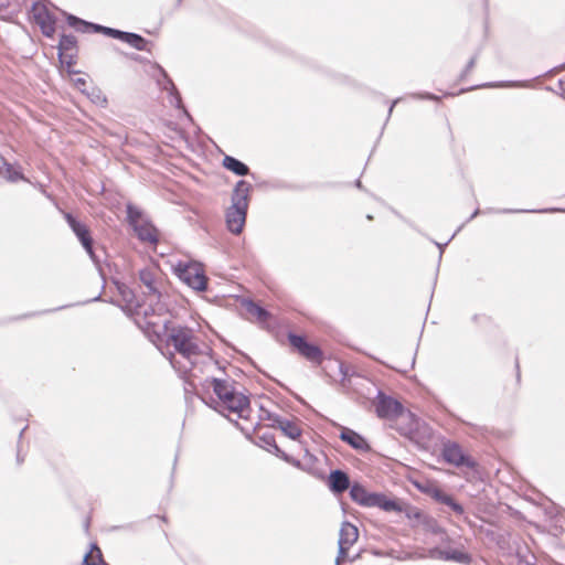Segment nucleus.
<instances>
[{
  "instance_id": "f257e3e1",
  "label": "nucleus",
  "mask_w": 565,
  "mask_h": 565,
  "mask_svg": "<svg viewBox=\"0 0 565 565\" xmlns=\"http://www.w3.org/2000/svg\"><path fill=\"white\" fill-rule=\"evenodd\" d=\"M138 324L145 330L153 343H166L167 347L172 345L175 352L190 362L189 367H182L175 360L174 353H169L168 360L171 366L182 374L181 376L192 370L194 365L192 358L198 356L201 353L200 347L195 341L196 339L193 329L186 326L172 323L167 319H151L149 318V312L147 310L143 311L142 322L139 321Z\"/></svg>"
},
{
  "instance_id": "f03ea898",
  "label": "nucleus",
  "mask_w": 565,
  "mask_h": 565,
  "mask_svg": "<svg viewBox=\"0 0 565 565\" xmlns=\"http://www.w3.org/2000/svg\"><path fill=\"white\" fill-rule=\"evenodd\" d=\"M351 500L363 508H379L384 512L401 513L403 507L398 499L382 492H371L362 483L353 482L349 491Z\"/></svg>"
},
{
  "instance_id": "7ed1b4c3",
  "label": "nucleus",
  "mask_w": 565,
  "mask_h": 565,
  "mask_svg": "<svg viewBox=\"0 0 565 565\" xmlns=\"http://www.w3.org/2000/svg\"><path fill=\"white\" fill-rule=\"evenodd\" d=\"M63 217L66 221L67 225L77 237L83 248L89 255L93 263L96 265L99 271H102L100 267V257L94 250V239L92 237L90 231L85 223L77 220L72 213L62 211Z\"/></svg>"
},
{
  "instance_id": "20e7f679",
  "label": "nucleus",
  "mask_w": 565,
  "mask_h": 565,
  "mask_svg": "<svg viewBox=\"0 0 565 565\" xmlns=\"http://www.w3.org/2000/svg\"><path fill=\"white\" fill-rule=\"evenodd\" d=\"M156 277L157 274L151 268H142L139 270V279L142 282V285L147 288V291L145 295L153 296L157 299L156 307H152L151 305L146 310L149 312V318L153 319L156 316V312H158V317L161 315L162 311H166L167 308L163 303H161V292L157 287L156 284Z\"/></svg>"
},
{
  "instance_id": "39448f33",
  "label": "nucleus",
  "mask_w": 565,
  "mask_h": 565,
  "mask_svg": "<svg viewBox=\"0 0 565 565\" xmlns=\"http://www.w3.org/2000/svg\"><path fill=\"white\" fill-rule=\"evenodd\" d=\"M288 341L290 345L297 350L308 361L320 365L323 361V351L317 344L308 342L305 335H300L294 332H289Z\"/></svg>"
},
{
  "instance_id": "423d86ee",
  "label": "nucleus",
  "mask_w": 565,
  "mask_h": 565,
  "mask_svg": "<svg viewBox=\"0 0 565 565\" xmlns=\"http://www.w3.org/2000/svg\"><path fill=\"white\" fill-rule=\"evenodd\" d=\"M175 273L192 289L196 291H205L207 289V278L198 266L180 263L175 268Z\"/></svg>"
},
{
  "instance_id": "0eeeda50",
  "label": "nucleus",
  "mask_w": 565,
  "mask_h": 565,
  "mask_svg": "<svg viewBox=\"0 0 565 565\" xmlns=\"http://www.w3.org/2000/svg\"><path fill=\"white\" fill-rule=\"evenodd\" d=\"M375 413L380 418L393 419L399 417L404 413V406L397 399L386 395L382 391H379L375 402Z\"/></svg>"
},
{
  "instance_id": "6e6552de",
  "label": "nucleus",
  "mask_w": 565,
  "mask_h": 565,
  "mask_svg": "<svg viewBox=\"0 0 565 565\" xmlns=\"http://www.w3.org/2000/svg\"><path fill=\"white\" fill-rule=\"evenodd\" d=\"M33 21L40 26L42 34L52 38L56 31V18L50 12L45 4L34 2L31 8Z\"/></svg>"
},
{
  "instance_id": "1a4fd4ad",
  "label": "nucleus",
  "mask_w": 565,
  "mask_h": 565,
  "mask_svg": "<svg viewBox=\"0 0 565 565\" xmlns=\"http://www.w3.org/2000/svg\"><path fill=\"white\" fill-rule=\"evenodd\" d=\"M67 24L81 33H102L109 38L114 36L116 29L83 20L66 11H61Z\"/></svg>"
},
{
  "instance_id": "9d476101",
  "label": "nucleus",
  "mask_w": 565,
  "mask_h": 565,
  "mask_svg": "<svg viewBox=\"0 0 565 565\" xmlns=\"http://www.w3.org/2000/svg\"><path fill=\"white\" fill-rule=\"evenodd\" d=\"M443 457L446 462L454 465L456 467H467L475 468L476 461L467 456L461 447L456 444H446L443 449Z\"/></svg>"
},
{
  "instance_id": "9b49d317",
  "label": "nucleus",
  "mask_w": 565,
  "mask_h": 565,
  "mask_svg": "<svg viewBox=\"0 0 565 565\" xmlns=\"http://www.w3.org/2000/svg\"><path fill=\"white\" fill-rule=\"evenodd\" d=\"M247 210L243 209L241 206L232 205L226 210L225 213V221H226V227L227 230L238 235L243 232L246 216H247Z\"/></svg>"
},
{
  "instance_id": "f8f14e48",
  "label": "nucleus",
  "mask_w": 565,
  "mask_h": 565,
  "mask_svg": "<svg viewBox=\"0 0 565 565\" xmlns=\"http://www.w3.org/2000/svg\"><path fill=\"white\" fill-rule=\"evenodd\" d=\"M327 486L334 495H340L347 490L350 491L352 483L347 471L342 469H333L328 476Z\"/></svg>"
},
{
  "instance_id": "ddd939ff",
  "label": "nucleus",
  "mask_w": 565,
  "mask_h": 565,
  "mask_svg": "<svg viewBox=\"0 0 565 565\" xmlns=\"http://www.w3.org/2000/svg\"><path fill=\"white\" fill-rule=\"evenodd\" d=\"M340 428H341V430H340L339 438L343 443L348 444L354 450H358L361 452L371 451L370 444L360 433H358L351 428L344 427V426H341Z\"/></svg>"
},
{
  "instance_id": "4468645a",
  "label": "nucleus",
  "mask_w": 565,
  "mask_h": 565,
  "mask_svg": "<svg viewBox=\"0 0 565 565\" xmlns=\"http://www.w3.org/2000/svg\"><path fill=\"white\" fill-rule=\"evenodd\" d=\"M252 189V184L247 181H237L231 195V204L248 209Z\"/></svg>"
},
{
  "instance_id": "2eb2a0df",
  "label": "nucleus",
  "mask_w": 565,
  "mask_h": 565,
  "mask_svg": "<svg viewBox=\"0 0 565 565\" xmlns=\"http://www.w3.org/2000/svg\"><path fill=\"white\" fill-rule=\"evenodd\" d=\"M137 237L141 242L157 245L159 242V231L149 220H142L140 224L132 228Z\"/></svg>"
},
{
  "instance_id": "dca6fc26",
  "label": "nucleus",
  "mask_w": 565,
  "mask_h": 565,
  "mask_svg": "<svg viewBox=\"0 0 565 565\" xmlns=\"http://www.w3.org/2000/svg\"><path fill=\"white\" fill-rule=\"evenodd\" d=\"M157 67L161 74V78L158 79V84L161 86L163 90H167L170 94V103L177 108H181L182 99L180 93L178 92L177 86L174 85L173 81L170 78V76L168 75L163 67H161L160 65H157Z\"/></svg>"
},
{
  "instance_id": "f3484780",
  "label": "nucleus",
  "mask_w": 565,
  "mask_h": 565,
  "mask_svg": "<svg viewBox=\"0 0 565 565\" xmlns=\"http://www.w3.org/2000/svg\"><path fill=\"white\" fill-rule=\"evenodd\" d=\"M157 67L161 74V78L158 79V84L161 86L163 90H167L170 94V103L177 108H181L182 99L180 93L178 92L177 86L174 85L173 81L170 78V76L168 75L163 67H161L160 65H157Z\"/></svg>"
},
{
  "instance_id": "a211bd4d",
  "label": "nucleus",
  "mask_w": 565,
  "mask_h": 565,
  "mask_svg": "<svg viewBox=\"0 0 565 565\" xmlns=\"http://www.w3.org/2000/svg\"><path fill=\"white\" fill-rule=\"evenodd\" d=\"M222 403L226 408L233 413L242 416L244 409L249 407V399L246 395L237 393L234 388L228 393V399H223Z\"/></svg>"
},
{
  "instance_id": "6ab92c4d",
  "label": "nucleus",
  "mask_w": 565,
  "mask_h": 565,
  "mask_svg": "<svg viewBox=\"0 0 565 565\" xmlns=\"http://www.w3.org/2000/svg\"><path fill=\"white\" fill-rule=\"evenodd\" d=\"M430 556L443 561H454L460 564H469L471 562V556L459 550L444 551L434 548L430 551Z\"/></svg>"
},
{
  "instance_id": "aec40b11",
  "label": "nucleus",
  "mask_w": 565,
  "mask_h": 565,
  "mask_svg": "<svg viewBox=\"0 0 565 565\" xmlns=\"http://www.w3.org/2000/svg\"><path fill=\"white\" fill-rule=\"evenodd\" d=\"M358 537V527L349 521H344L340 529L338 545L351 547L356 542Z\"/></svg>"
},
{
  "instance_id": "412c9836",
  "label": "nucleus",
  "mask_w": 565,
  "mask_h": 565,
  "mask_svg": "<svg viewBox=\"0 0 565 565\" xmlns=\"http://www.w3.org/2000/svg\"><path fill=\"white\" fill-rule=\"evenodd\" d=\"M222 164L225 169H227L228 171L233 172L238 177L248 175L250 172L249 167L246 163L232 156L226 154L223 158Z\"/></svg>"
},
{
  "instance_id": "4be33fe9",
  "label": "nucleus",
  "mask_w": 565,
  "mask_h": 565,
  "mask_svg": "<svg viewBox=\"0 0 565 565\" xmlns=\"http://www.w3.org/2000/svg\"><path fill=\"white\" fill-rule=\"evenodd\" d=\"M57 55L61 63H64V53L77 52V40L73 34H62L57 45Z\"/></svg>"
},
{
  "instance_id": "5701e85b",
  "label": "nucleus",
  "mask_w": 565,
  "mask_h": 565,
  "mask_svg": "<svg viewBox=\"0 0 565 565\" xmlns=\"http://www.w3.org/2000/svg\"><path fill=\"white\" fill-rule=\"evenodd\" d=\"M243 305L249 315L257 318L259 322H266L270 318V312L250 299L243 300Z\"/></svg>"
},
{
  "instance_id": "b1692460",
  "label": "nucleus",
  "mask_w": 565,
  "mask_h": 565,
  "mask_svg": "<svg viewBox=\"0 0 565 565\" xmlns=\"http://www.w3.org/2000/svg\"><path fill=\"white\" fill-rule=\"evenodd\" d=\"M104 556L97 543H90L89 551L84 555L82 565H103Z\"/></svg>"
},
{
  "instance_id": "393cba45",
  "label": "nucleus",
  "mask_w": 565,
  "mask_h": 565,
  "mask_svg": "<svg viewBox=\"0 0 565 565\" xmlns=\"http://www.w3.org/2000/svg\"><path fill=\"white\" fill-rule=\"evenodd\" d=\"M280 427L278 428L281 433L292 440L299 439L302 434L301 428L297 425L296 420L285 419L280 423Z\"/></svg>"
},
{
  "instance_id": "a878e982",
  "label": "nucleus",
  "mask_w": 565,
  "mask_h": 565,
  "mask_svg": "<svg viewBox=\"0 0 565 565\" xmlns=\"http://www.w3.org/2000/svg\"><path fill=\"white\" fill-rule=\"evenodd\" d=\"M211 384L213 386L214 394L218 397L220 401L228 399V393L233 388H231L225 380L212 377Z\"/></svg>"
},
{
  "instance_id": "bb28decb",
  "label": "nucleus",
  "mask_w": 565,
  "mask_h": 565,
  "mask_svg": "<svg viewBox=\"0 0 565 565\" xmlns=\"http://www.w3.org/2000/svg\"><path fill=\"white\" fill-rule=\"evenodd\" d=\"M520 86H523V84H521L520 82H489V83H483V84H480V85H475V86H471V87H468V88H461L459 90L458 94H463V93H467V92H470V90H473V89H478V88H484V87H520Z\"/></svg>"
},
{
  "instance_id": "cd10ccee",
  "label": "nucleus",
  "mask_w": 565,
  "mask_h": 565,
  "mask_svg": "<svg viewBox=\"0 0 565 565\" xmlns=\"http://www.w3.org/2000/svg\"><path fill=\"white\" fill-rule=\"evenodd\" d=\"M499 213L512 214V213H565V209L561 207H545V209H502Z\"/></svg>"
},
{
  "instance_id": "c85d7f7f",
  "label": "nucleus",
  "mask_w": 565,
  "mask_h": 565,
  "mask_svg": "<svg viewBox=\"0 0 565 565\" xmlns=\"http://www.w3.org/2000/svg\"><path fill=\"white\" fill-rule=\"evenodd\" d=\"M417 487L423 493L427 494L428 497H430L438 503L441 502L443 498L446 494V492L444 490H441L439 487L431 484V483H427L425 486L418 484Z\"/></svg>"
},
{
  "instance_id": "c756f323",
  "label": "nucleus",
  "mask_w": 565,
  "mask_h": 565,
  "mask_svg": "<svg viewBox=\"0 0 565 565\" xmlns=\"http://www.w3.org/2000/svg\"><path fill=\"white\" fill-rule=\"evenodd\" d=\"M127 44L138 51H148L149 52L150 51L149 44H151V42L138 33L130 32Z\"/></svg>"
},
{
  "instance_id": "7c9ffc66",
  "label": "nucleus",
  "mask_w": 565,
  "mask_h": 565,
  "mask_svg": "<svg viewBox=\"0 0 565 565\" xmlns=\"http://www.w3.org/2000/svg\"><path fill=\"white\" fill-rule=\"evenodd\" d=\"M401 504L403 507V511L401 513H405L406 518L409 520H416L418 522H423L427 516L424 512H422L419 509L412 507L409 504L404 503L401 501Z\"/></svg>"
},
{
  "instance_id": "2f4dec72",
  "label": "nucleus",
  "mask_w": 565,
  "mask_h": 565,
  "mask_svg": "<svg viewBox=\"0 0 565 565\" xmlns=\"http://www.w3.org/2000/svg\"><path fill=\"white\" fill-rule=\"evenodd\" d=\"M440 504L448 507L456 515L463 516L465 508L458 501L454 499L452 495L446 493L443 498Z\"/></svg>"
},
{
  "instance_id": "473e14b6",
  "label": "nucleus",
  "mask_w": 565,
  "mask_h": 565,
  "mask_svg": "<svg viewBox=\"0 0 565 565\" xmlns=\"http://www.w3.org/2000/svg\"><path fill=\"white\" fill-rule=\"evenodd\" d=\"M0 163L6 166V179L9 182H17L19 180H26L23 173L15 170L10 163H8L3 157L0 156Z\"/></svg>"
},
{
  "instance_id": "72a5a7b5",
  "label": "nucleus",
  "mask_w": 565,
  "mask_h": 565,
  "mask_svg": "<svg viewBox=\"0 0 565 565\" xmlns=\"http://www.w3.org/2000/svg\"><path fill=\"white\" fill-rule=\"evenodd\" d=\"M126 212L127 221L132 228L135 227V225L141 223L142 212L140 209L129 203L127 204Z\"/></svg>"
},
{
  "instance_id": "f704fd0d",
  "label": "nucleus",
  "mask_w": 565,
  "mask_h": 565,
  "mask_svg": "<svg viewBox=\"0 0 565 565\" xmlns=\"http://www.w3.org/2000/svg\"><path fill=\"white\" fill-rule=\"evenodd\" d=\"M116 286L122 300L129 306L134 305L136 299L134 290L124 282H116Z\"/></svg>"
},
{
  "instance_id": "c9c22d12",
  "label": "nucleus",
  "mask_w": 565,
  "mask_h": 565,
  "mask_svg": "<svg viewBox=\"0 0 565 565\" xmlns=\"http://www.w3.org/2000/svg\"><path fill=\"white\" fill-rule=\"evenodd\" d=\"M275 440V436L271 433H264L257 435L255 444L266 450Z\"/></svg>"
},
{
  "instance_id": "e433bc0d",
  "label": "nucleus",
  "mask_w": 565,
  "mask_h": 565,
  "mask_svg": "<svg viewBox=\"0 0 565 565\" xmlns=\"http://www.w3.org/2000/svg\"><path fill=\"white\" fill-rule=\"evenodd\" d=\"M266 450L286 462H291V456L281 450L276 440Z\"/></svg>"
},
{
  "instance_id": "4c0bfd02",
  "label": "nucleus",
  "mask_w": 565,
  "mask_h": 565,
  "mask_svg": "<svg viewBox=\"0 0 565 565\" xmlns=\"http://www.w3.org/2000/svg\"><path fill=\"white\" fill-rule=\"evenodd\" d=\"M266 450L286 462H291V456L281 450L276 440Z\"/></svg>"
},
{
  "instance_id": "58836bf2",
  "label": "nucleus",
  "mask_w": 565,
  "mask_h": 565,
  "mask_svg": "<svg viewBox=\"0 0 565 565\" xmlns=\"http://www.w3.org/2000/svg\"><path fill=\"white\" fill-rule=\"evenodd\" d=\"M478 54H475L469 62L467 63L466 67L462 70V72L459 75V81H463L468 74L472 71V68L476 66Z\"/></svg>"
},
{
  "instance_id": "ea45409f",
  "label": "nucleus",
  "mask_w": 565,
  "mask_h": 565,
  "mask_svg": "<svg viewBox=\"0 0 565 565\" xmlns=\"http://www.w3.org/2000/svg\"><path fill=\"white\" fill-rule=\"evenodd\" d=\"M413 98L417 99H427V100H440V97L438 95L431 94V93H414L411 95Z\"/></svg>"
},
{
  "instance_id": "a19ab883",
  "label": "nucleus",
  "mask_w": 565,
  "mask_h": 565,
  "mask_svg": "<svg viewBox=\"0 0 565 565\" xmlns=\"http://www.w3.org/2000/svg\"><path fill=\"white\" fill-rule=\"evenodd\" d=\"M338 546H339V551H338V557L335 559V565H340L341 561L347 557L349 548H350L349 546H345V545H343V546L338 545Z\"/></svg>"
},
{
  "instance_id": "79ce46f5",
  "label": "nucleus",
  "mask_w": 565,
  "mask_h": 565,
  "mask_svg": "<svg viewBox=\"0 0 565 565\" xmlns=\"http://www.w3.org/2000/svg\"><path fill=\"white\" fill-rule=\"evenodd\" d=\"M129 35H130V32L116 29L113 39H116V40L127 43Z\"/></svg>"
},
{
  "instance_id": "37998d69",
  "label": "nucleus",
  "mask_w": 565,
  "mask_h": 565,
  "mask_svg": "<svg viewBox=\"0 0 565 565\" xmlns=\"http://www.w3.org/2000/svg\"><path fill=\"white\" fill-rule=\"evenodd\" d=\"M286 418L281 417L280 415L274 413V415L271 416V419L269 420L270 422V427L273 428H279L280 427V423H282Z\"/></svg>"
},
{
  "instance_id": "c03bdc74",
  "label": "nucleus",
  "mask_w": 565,
  "mask_h": 565,
  "mask_svg": "<svg viewBox=\"0 0 565 565\" xmlns=\"http://www.w3.org/2000/svg\"><path fill=\"white\" fill-rule=\"evenodd\" d=\"M456 234H454L446 243L444 244H440L436 241H433V243L439 248V256H438V262L440 263L441 258H443V253H444V248L448 245V243L455 237Z\"/></svg>"
},
{
  "instance_id": "a18cd8bd",
  "label": "nucleus",
  "mask_w": 565,
  "mask_h": 565,
  "mask_svg": "<svg viewBox=\"0 0 565 565\" xmlns=\"http://www.w3.org/2000/svg\"><path fill=\"white\" fill-rule=\"evenodd\" d=\"M75 54L76 53H64V63L67 67H71L73 64H75Z\"/></svg>"
},
{
  "instance_id": "49530a36",
  "label": "nucleus",
  "mask_w": 565,
  "mask_h": 565,
  "mask_svg": "<svg viewBox=\"0 0 565 565\" xmlns=\"http://www.w3.org/2000/svg\"><path fill=\"white\" fill-rule=\"evenodd\" d=\"M260 411L263 412L262 417H263L264 419H266V420H270V419H271V416L274 415V413H273V412H269V411H267V409H265V408H263V407L260 408Z\"/></svg>"
},
{
  "instance_id": "de8ad7c7",
  "label": "nucleus",
  "mask_w": 565,
  "mask_h": 565,
  "mask_svg": "<svg viewBox=\"0 0 565 565\" xmlns=\"http://www.w3.org/2000/svg\"><path fill=\"white\" fill-rule=\"evenodd\" d=\"M401 100V98H396L394 99L392 103H391V106L388 108V113H387V118L386 120H388V118L391 117L392 113H393V109L395 107V105Z\"/></svg>"
},
{
  "instance_id": "09e8293b",
  "label": "nucleus",
  "mask_w": 565,
  "mask_h": 565,
  "mask_svg": "<svg viewBox=\"0 0 565 565\" xmlns=\"http://www.w3.org/2000/svg\"><path fill=\"white\" fill-rule=\"evenodd\" d=\"M75 85H76V87H78L79 89L83 90L82 87H84L86 85V79L79 77L75 81Z\"/></svg>"
},
{
  "instance_id": "8fccbe9b",
  "label": "nucleus",
  "mask_w": 565,
  "mask_h": 565,
  "mask_svg": "<svg viewBox=\"0 0 565 565\" xmlns=\"http://www.w3.org/2000/svg\"><path fill=\"white\" fill-rule=\"evenodd\" d=\"M558 87L561 89V94L565 97V79L558 81Z\"/></svg>"
},
{
  "instance_id": "3c124183",
  "label": "nucleus",
  "mask_w": 565,
  "mask_h": 565,
  "mask_svg": "<svg viewBox=\"0 0 565 565\" xmlns=\"http://www.w3.org/2000/svg\"><path fill=\"white\" fill-rule=\"evenodd\" d=\"M23 461H24V458L21 456V451L18 448V451H17V462H18V465H21Z\"/></svg>"
},
{
  "instance_id": "603ef678",
  "label": "nucleus",
  "mask_w": 565,
  "mask_h": 565,
  "mask_svg": "<svg viewBox=\"0 0 565 565\" xmlns=\"http://www.w3.org/2000/svg\"><path fill=\"white\" fill-rule=\"evenodd\" d=\"M34 313H26V315H23L21 317H18V318H10L9 321H13V320H18V319H23V318H30V317H33Z\"/></svg>"
},
{
  "instance_id": "864d4df0",
  "label": "nucleus",
  "mask_w": 565,
  "mask_h": 565,
  "mask_svg": "<svg viewBox=\"0 0 565 565\" xmlns=\"http://www.w3.org/2000/svg\"><path fill=\"white\" fill-rule=\"evenodd\" d=\"M481 212L479 209L475 210V212H472V214L470 215V217L467 220V222H470L471 220H473L477 215H479Z\"/></svg>"
},
{
  "instance_id": "5fc2aeb1",
  "label": "nucleus",
  "mask_w": 565,
  "mask_h": 565,
  "mask_svg": "<svg viewBox=\"0 0 565 565\" xmlns=\"http://www.w3.org/2000/svg\"><path fill=\"white\" fill-rule=\"evenodd\" d=\"M131 60L136 61V62H139L140 61V56L138 54H135V53H131L128 55Z\"/></svg>"
},
{
  "instance_id": "6e6d98bb",
  "label": "nucleus",
  "mask_w": 565,
  "mask_h": 565,
  "mask_svg": "<svg viewBox=\"0 0 565 565\" xmlns=\"http://www.w3.org/2000/svg\"><path fill=\"white\" fill-rule=\"evenodd\" d=\"M290 463L296 466V467H298V468L301 467V462L299 460H297V459H294L292 457H291V462Z\"/></svg>"
},
{
  "instance_id": "4d7b16f0",
  "label": "nucleus",
  "mask_w": 565,
  "mask_h": 565,
  "mask_svg": "<svg viewBox=\"0 0 565 565\" xmlns=\"http://www.w3.org/2000/svg\"><path fill=\"white\" fill-rule=\"evenodd\" d=\"M26 428H28V426L23 427V428L21 429V431L19 433V441L22 439L23 434H24V431H25V429H26Z\"/></svg>"
},
{
  "instance_id": "13d9d810",
  "label": "nucleus",
  "mask_w": 565,
  "mask_h": 565,
  "mask_svg": "<svg viewBox=\"0 0 565 565\" xmlns=\"http://www.w3.org/2000/svg\"><path fill=\"white\" fill-rule=\"evenodd\" d=\"M99 300H102L100 294L98 296H96L95 298L90 299V301H99ZM87 302H89V300Z\"/></svg>"
},
{
  "instance_id": "bf43d9fd",
  "label": "nucleus",
  "mask_w": 565,
  "mask_h": 565,
  "mask_svg": "<svg viewBox=\"0 0 565 565\" xmlns=\"http://www.w3.org/2000/svg\"><path fill=\"white\" fill-rule=\"evenodd\" d=\"M355 186L362 189V182L360 180L355 181Z\"/></svg>"
},
{
  "instance_id": "052dcab7",
  "label": "nucleus",
  "mask_w": 565,
  "mask_h": 565,
  "mask_svg": "<svg viewBox=\"0 0 565 565\" xmlns=\"http://www.w3.org/2000/svg\"><path fill=\"white\" fill-rule=\"evenodd\" d=\"M177 461H178V456L174 457L173 469L175 468Z\"/></svg>"
},
{
  "instance_id": "680f3d73",
  "label": "nucleus",
  "mask_w": 565,
  "mask_h": 565,
  "mask_svg": "<svg viewBox=\"0 0 565 565\" xmlns=\"http://www.w3.org/2000/svg\"><path fill=\"white\" fill-rule=\"evenodd\" d=\"M102 103H103V105H106V103H107L106 97H103Z\"/></svg>"
},
{
  "instance_id": "e2e57ef3",
  "label": "nucleus",
  "mask_w": 565,
  "mask_h": 565,
  "mask_svg": "<svg viewBox=\"0 0 565 565\" xmlns=\"http://www.w3.org/2000/svg\"><path fill=\"white\" fill-rule=\"evenodd\" d=\"M88 526H89V521L87 520V521L85 522V529L87 530V529H88Z\"/></svg>"
},
{
  "instance_id": "0e129e2a",
  "label": "nucleus",
  "mask_w": 565,
  "mask_h": 565,
  "mask_svg": "<svg viewBox=\"0 0 565 565\" xmlns=\"http://www.w3.org/2000/svg\"><path fill=\"white\" fill-rule=\"evenodd\" d=\"M97 98H99V95L94 96V98H92V102H95V99Z\"/></svg>"
},
{
  "instance_id": "69168bd1",
  "label": "nucleus",
  "mask_w": 565,
  "mask_h": 565,
  "mask_svg": "<svg viewBox=\"0 0 565 565\" xmlns=\"http://www.w3.org/2000/svg\"><path fill=\"white\" fill-rule=\"evenodd\" d=\"M97 98H99V95L94 96V98H92V102H95V99Z\"/></svg>"
},
{
  "instance_id": "338daca9",
  "label": "nucleus",
  "mask_w": 565,
  "mask_h": 565,
  "mask_svg": "<svg viewBox=\"0 0 565 565\" xmlns=\"http://www.w3.org/2000/svg\"><path fill=\"white\" fill-rule=\"evenodd\" d=\"M97 98H99V95L94 96V98H92V102H95V99Z\"/></svg>"
},
{
  "instance_id": "774afa93",
  "label": "nucleus",
  "mask_w": 565,
  "mask_h": 565,
  "mask_svg": "<svg viewBox=\"0 0 565 565\" xmlns=\"http://www.w3.org/2000/svg\"><path fill=\"white\" fill-rule=\"evenodd\" d=\"M182 0H177V6H181Z\"/></svg>"
}]
</instances>
